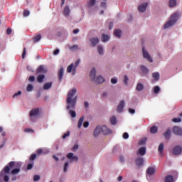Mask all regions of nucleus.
<instances>
[{
	"mask_svg": "<svg viewBox=\"0 0 182 182\" xmlns=\"http://www.w3.org/2000/svg\"><path fill=\"white\" fill-rule=\"evenodd\" d=\"M100 132H102V127L100 126L96 127L93 132L94 137H97L100 134Z\"/></svg>",
	"mask_w": 182,
	"mask_h": 182,
	"instance_id": "nucleus-17",
	"label": "nucleus"
},
{
	"mask_svg": "<svg viewBox=\"0 0 182 182\" xmlns=\"http://www.w3.org/2000/svg\"><path fill=\"white\" fill-rule=\"evenodd\" d=\"M33 167V164H28L27 166V170H32V168Z\"/></svg>",
	"mask_w": 182,
	"mask_h": 182,
	"instance_id": "nucleus-58",
	"label": "nucleus"
},
{
	"mask_svg": "<svg viewBox=\"0 0 182 182\" xmlns=\"http://www.w3.org/2000/svg\"><path fill=\"white\" fill-rule=\"evenodd\" d=\"M140 69H141V75L143 76H146V75H147L149 73V68H146V66L141 65Z\"/></svg>",
	"mask_w": 182,
	"mask_h": 182,
	"instance_id": "nucleus-18",
	"label": "nucleus"
},
{
	"mask_svg": "<svg viewBox=\"0 0 182 182\" xmlns=\"http://www.w3.org/2000/svg\"><path fill=\"white\" fill-rule=\"evenodd\" d=\"M129 82V77H127V75H124V85H127Z\"/></svg>",
	"mask_w": 182,
	"mask_h": 182,
	"instance_id": "nucleus-47",
	"label": "nucleus"
},
{
	"mask_svg": "<svg viewBox=\"0 0 182 182\" xmlns=\"http://www.w3.org/2000/svg\"><path fill=\"white\" fill-rule=\"evenodd\" d=\"M90 77L91 80H96V69L92 68V70L90 73Z\"/></svg>",
	"mask_w": 182,
	"mask_h": 182,
	"instance_id": "nucleus-19",
	"label": "nucleus"
},
{
	"mask_svg": "<svg viewBox=\"0 0 182 182\" xmlns=\"http://www.w3.org/2000/svg\"><path fill=\"white\" fill-rule=\"evenodd\" d=\"M109 39V36L106 34H102V42H107V40Z\"/></svg>",
	"mask_w": 182,
	"mask_h": 182,
	"instance_id": "nucleus-36",
	"label": "nucleus"
},
{
	"mask_svg": "<svg viewBox=\"0 0 182 182\" xmlns=\"http://www.w3.org/2000/svg\"><path fill=\"white\" fill-rule=\"evenodd\" d=\"M4 181H9V176H8L7 175L4 176Z\"/></svg>",
	"mask_w": 182,
	"mask_h": 182,
	"instance_id": "nucleus-64",
	"label": "nucleus"
},
{
	"mask_svg": "<svg viewBox=\"0 0 182 182\" xmlns=\"http://www.w3.org/2000/svg\"><path fill=\"white\" fill-rule=\"evenodd\" d=\"M15 166V161H11L9 163V166L12 168Z\"/></svg>",
	"mask_w": 182,
	"mask_h": 182,
	"instance_id": "nucleus-57",
	"label": "nucleus"
},
{
	"mask_svg": "<svg viewBox=\"0 0 182 182\" xmlns=\"http://www.w3.org/2000/svg\"><path fill=\"white\" fill-rule=\"evenodd\" d=\"M110 122H111V124H116V123H117V119L116 118V117H112L110 119Z\"/></svg>",
	"mask_w": 182,
	"mask_h": 182,
	"instance_id": "nucleus-38",
	"label": "nucleus"
},
{
	"mask_svg": "<svg viewBox=\"0 0 182 182\" xmlns=\"http://www.w3.org/2000/svg\"><path fill=\"white\" fill-rule=\"evenodd\" d=\"M63 14L65 16H69V15H70V9L69 8V6H65Z\"/></svg>",
	"mask_w": 182,
	"mask_h": 182,
	"instance_id": "nucleus-23",
	"label": "nucleus"
},
{
	"mask_svg": "<svg viewBox=\"0 0 182 182\" xmlns=\"http://www.w3.org/2000/svg\"><path fill=\"white\" fill-rule=\"evenodd\" d=\"M41 39H42V36L41 34H38L33 38V41L34 43H36V42H39Z\"/></svg>",
	"mask_w": 182,
	"mask_h": 182,
	"instance_id": "nucleus-30",
	"label": "nucleus"
},
{
	"mask_svg": "<svg viewBox=\"0 0 182 182\" xmlns=\"http://www.w3.org/2000/svg\"><path fill=\"white\" fill-rule=\"evenodd\" d=\"M182 147L180 146H176L173 149V153L175 156H180L181 154Z\"/></svg>",
	"mask_w": 182,
	"mask_h": 182,
	"instance_id": "nucleus-7",
	"label": "nucleus"
},
{
	"mask_svg": "<svg viewBox=\"0 0 182 182\" xmlns=\"http://www.w3.org/2000/svg\"><path fill=\"white\" fill-rule=\"evenodd\" d=\"M103 82H105V78H103V77L100 75L97 77L95 80V82L97 83L98 85H100V83H103Z\"/></svg>",
	"mask_w": 182,
	"mask_h": 182,
	"instance_id": "nucleus-28",
	"label": "nucleus"
},
{
	"mask_svg": "<svg viewBox=\"0 0 182 182\" xmlns=\"http://www.w3.org/2000/svg\"><path fill=\"white\" fill-rule=\"evenodd\" d=\"M28 15H31V12L28 10H25L23 11V16H28Z\"/></svg>",
	"mask_w": 182,
	"mask_h": 182,
	"instance_id": "nucleus-53",
	"label": "nucleus"
},
{
	"mask_svg": "<svg viewBox=\"0 0 182 182\" xmlns=\"http://www.w3.org/2000/svg\"><path fill=\"white\" fill-rule=\"evenodd\" d=\"M100 6L101 8H104V9H106V8H107V4H106V2L102 1L101 2Z\"/></svg>",
	"mask_w": 182,
	"mask_h": 182,
	"instance_id": "nucleus-45",
	"label": "nucleus"
},
{
	"mask_svg": "<svg viewBox=\"0 0 182 182\" xmlns=\"http://www.w3.org/2000/svg\"><path fill=\"white\" fill-rule=\"evenodd\" d=\"M177 21H178V13L176 12L171 16L170 20L164 24V29H167V28L176 25Z\"/></svg>",
	"mask_w": 182,
	"mask_h": 182,
	"instance_id": "nucleus-2",
	"label": "nucleus"
},
{
	"mask_svg": "<svg viewBox=\"0 0 182 182\" xmlns=\"http://www.w3.org/2000/svg\"><path fill=\"white\" fill-rule=\"evenodd\" d=\"M95 4H96V0H90L87 2L88 6H93V5H95Z\"/></svg>",
	"mask_w": 182,
	"mask_h": 182,
	"instance_id": "nucleus-40",
	"label": "nucleus"
},
{
	"mask_svg": "<svg viewBox=\"0 0 182 182\" xmlns=\"http://www.w3.org/2000/svg\"><path fill=\"white\" fill-rule=\"evenodd\" d=\"M79 63H80V59H77L74 64L71 63L70 65H68L67 68L68 73H72L73 75H76V68L79 66Z\"/></svg>",
	"mask_w": 182,
	"mask_h": 182,
	"instance_id": "nucleus-3",
	"label": "nucleus"
},
{
	"mask_svg": "<svg viewBox=\"0 0 182 182\" xmlns=\"http://www.w3.org/2000/svg\"><path fill=\"white\" fill-rule=\"evenodd\" d=\"M142 55L143 57L147 60L148 62H150V63H153V58H151V56H150V54H149V51H147L144 47H142Z\"/></svg>",
	"mask_w": 182,
	"mask_h": 182,
	"instance_id": "nucleus-5",
	"label": "nucleus"
},
{
	"mask_svg": "<svg viewBox=\"0 0 182 182\" xmlns=\"http://www.w3.org/2000/svg\"><path fill=\"white\" fill-rule=\"evenodd\" d=\"M79 149V146L77 144L74 145V146L72 148L73 151H76Z\"/></svg>",
	"mask_w": 182,
	"mask_h": 182,
	"instance_id": "nucleus-56",
	"label": "nucleus"
},
{
	"mask_svg": "<svg viewBox=\"0 0 182 182\" xmlns=\"http://www.w3.org/2000/svg\"><path fill=\"white\" fill-rule=\"evenodd\" d=\"M99 42H100L99 38H92L90 39V43H91L92 48H95V46H96Z\"/></svg>",
	"mask_w": 182,
	"mask_h": 182,
	"instance_id": "nucleus-11",
	"label": "nucleus"
},
{
	"mask_svg": "<svg viewBox=\"0 0 182 182\" xmlns=\"http://www.w3.org/2000/svg\"><path fill=\"white\" fill-rule=\"evenodd\" d=\"M173 133L177 136H182V129L178 127H174L173 128Z\"/></svg>",
	"mask_w": 182,
	"mask_h": 182,
	"instance_id": "nucleus-12",
	"label": "nucleus"
},
{
	"mask_svg": "<svg viewBox=\"0 0 182 182\" xmlns=\"http://www.w3.org/2000/svg\"><path fill=\"white\" fill-rule=\"evenodd\" d=\"M44 79H45V75L43 74L38 75L37 77V82H38V83H42Z\"/></svg>",
	"mask_w": 182,
	"mask_h": 182,
	"instance_id": "nucleus-27",
	"label": "nucleus"
},
{
	"mask_svg": "<svg viewBox=\"0 0 182 182\" xmlns=\"http://www.w3.org/2000/svg\"><path fill=\"white\" fill-rule=\"evenodd\" d=\"M172 122H173V123H180L181 122V118L180 117H175L172 119Z\"/></svg>",
	"mask_w": 182,
	"mask_h": 182,
	"instance_id": "nucleus-41",
	"label": "nucleus"
},
{
	"mask_svg": "<svg viewBox=\"0 0 182 182\" xmlns=\"http://www.w3.org/2000/svg\"><path fill=\"white\" fill-rule=\"evenodd\" d=\"M164 181L165 182H174V178L173 177V176L168 175V176H166Z\"/></svg>",
	"mask_w": 182,
	"mask_h": 182,
	"instance_id": "nucleus-25",
	"label": "nucleus"
},
{
	"mask_svg": "<svg viewBox=\"0 0 182 182\" xmlns=\"http://www.w3.org/2000/svg\"><path fill=\"white\" fill-rule=\"evenodd\" d=\"M124 107V100H122L117 107V112H123Z\"/></svg>",
	"mask_w": 182,
	"mask_h": 182,
	"instance_id": "nucleus-22",
	"label": "nucleus"
},
{
	"mask_svg": "<svg viewBox=\"0 0 182 182\" xmlns=\"http://www.w3.org/2000/svg\"><path fill=\"white\" fill-rule=\"evenodd\" d=\"M129 112L131 113V114H134V113H136V110L132 108H129Z\"/></svg>",
	"mask_w": 182,
	"mask_h": 182,
	"instance_id": "nucleus-60",
	"label": "nucleus"
},
{
	"mask_svg": "<svg viewBox=\"0 0 182 182\" xmlns=\"http://www.w3.org/2000/svg\"><path fill=\"white\" fill-rule=\"evenodd\" d=\"M143 89H144V85H143V84H141V83H138L136 85V90L138 92H141V90H143Z\"/></svg>",
	"mask_w": 182,
	"mask_h": 182,
	"instance_id": "nucleus-32",
	"label": "nucleus"
},
{
	"mask_svg": "<svg viewBox=\"0 0 182 182\" xmlns=\"http://www.w3.org/2000/svg\"><path fill=\"white\" fill-rule=\"evenodd\" d=\"M16 167H17V168L13 169L11 171V174H18V173H19V171H21V165L19 163H17L16 164Z\"/></svg>",
	"mask_w": 182,
	"mask_h": 182,
	"instance_id": "nucleus-20",
	"label": "nucleus"
},
{
	"mask_svg": "<svg viewBox=\"0 0 182 182\" xmlns=\"http://www.w3.org/2000/svg\"><path fill=\"white\" fill-rule=\"evenodd\" d=\"M146 141H147V139L146 138H144L140 141L139 144L143 146L144 144H146Z\"/></svg>",
	"mask_w": 182,
	"mask_h": 182,
	"instance_id": "nucleus-52",
	"label": "nucleus"
},
{
	"mask_svg": "<svg viewBox=\"0 0 182 182\" xmlns=\"http://www.w3.org/2000/svg\"><path fill=\"white\" fill-rule=\"evenodd\" d=\"M51 87H52V82H50L44 84L43 89L44 90H49V89H50Z\"/></svg>",
	"mask_w": 182,
	"mask_h": 182,
	"instance_id": "nucleus-24",
	"label": "nucleus"
},
{
	"mask_svg": "<svg viewBox=\"0 0 182 182\" xmlns=\"http://www.w3.org/2000/svg\"><path fill=\"white\" fill-rule=\"evenodd\" d=\"M177 5V1L176 0H170L169 6L170 8H174Z\"/></svg>",
	"mask_w": 182,
	"mask_h": 182,
	"instance_id": "nucleus-33",
	"label": "nucleus"
},
{
	"mask_svg": "<svg viewBox=\"0 0 182 182\" xmlns=\"http://www.w3.org/2000/svg\"><path fill=\"white\" fill-rule=\"evenodd\" d=\"M111 83H112V85H116V83H117V80L115 78H112Z\"/></svg>",
	"mask_w": 182,
	"mask_h": 182,
	"instance_id": "nucleus-59",
	"label": "nucleus"
},
{
	"mask_svg": "<svg viewBox=\"0 0 182 182\" xmlns=\"http://www.w3.org/2000/svg\"><path fill=\"white\" fill-rule=\"evenodd\" d=\"M22 95V92L21 91H18V92L15 93L13 95V97L15 99V97H16V96H21Z\"/></svg>",
	"mask_w": 182,
	"mask_h": 182,
	"instance_id": "nucleus-50",
	"label": "nucleus"
},
{
	"mask_svg": "<svg viewBox=\"0 0 182 182\" xmlns=\"http://www.w3.org/2000/svg\"><path fill=\"white\" fill-rule=\"evenodd\" d=\"M156 173V168L154 167H149L146 169V178L149 179V176H153V174H154Z\"/></svg>",
	"mask_w": 182,
	"mask_h": 182,
	"instance_id": "nucleus-8",
	"label": "nucleus"
},
{
	"mask_svg": "<svg viewBox=\"0 0 182 182\" xmlns=\"http://www.w3.org/2000/svg\"><path fill=\"white\" fill-rule=\"evenodd\" d=\"M158 151L160 153V154H163V151H164V144L161 143L159 146Z\"/></svg>",
	"mask_w": 182,
	"mask_h": 182,
	"instance_id": "nucleus-31",
	"label": "nucleus"
},
{
	"mask_svg": "<svg viewBox=\"0 0 182 182\" xmlns=\"http://www.w3.org/2000/svg\"><path fill=\"white\" fill-rule=\"evenodd\" d=\"M136 154H137V156H139V154L140 156H144V154H146V147L142 146V147L139 148V151L136 152Z\"/></svg>",
	"mask_w": 182,
	"mask_h": 182,
	"instance_id": "nucleus-21",
	"label": "nucleus"
},
{
	"mask_svg": "<svg viewBox=\"0 0 182 182\" xmlns=\"http://www.w3.org/2000/svg\"><path fill=\"white\" fill-rule=\"evenodd\" d=\"M68 167H69V162H65L64 164V168H63L64 173H66V171H68Z\"/></svg>",
	"mask_w": 182,
	"mask_h": 182,
	"instance_id": "nucleus-42",
	"label": "nucleus"
},
{
	"mask_svg": "<svg viewBox=\"0 0 182 182\" xmlns=\"http://www.w3.org/2000/svg\"><path fill=\"white\" fill-rule=\"evenodd\" d=\"M144 163V159L143 157H138L135 160V164L137 167H141Z\"/></svg>",
	"mask_w": 182,
	"mask_h": 182,
	"instance_id": "nucleus-9",
	"label": "nucleus"
},
{
	"mask_svg": "<svg viewBox=\"0 0 182 182\" xmlns=\"http://www.w3.org/2000/svg\"><path fill=\"white\" fill-rule=\"evenodd\" d=\"M159 131V128H157V127L154 126L150 129V132L152 134H156V132Z\"/></svg>",
	"mask_w": 182,
	"mask_h": 182,
	"instance_id": "nucleus-34",
	"label": "nucleus"
},
{
	"mask_svg": "<svg viewBox=\"0 0 182 182\" xmlns=\"http://www.w3.org/2000/svg\"><path fill=\"white\" fill-rule=\"evenodd\" d=\"M39 180H41V176L35 175L33 176V181H39Z\"/></svg>",
	"mask_w": 182,
	"mask_h": 182,
	"instance_id": "nucleus-44",
	"label": "nucleus"
},
{
	"mask_svg": "<svg viewBox=\"0 0 182 182\" xmlns=\"http://www.w3.org/2000/svg\"><path fill=\"white\" fill-rule=\"evenodd\" d=\"M83 127H85V128L89 127V122H85L83 123Z\"/></svg>",
	"mask_w": 182,
	"mask_h": 182,
	"instance_id": "nucleus-63",
	"label": "nucleus"
},
{
	"mask_svg": "<svg viewBox=\"0 0 182 182\" xmlns=\"http://www.w3.org/2000/svg\"><path fill=\"white\" fill-rule=\"evenodd\" d=\"M123 139H129V134L127 132L123 134Z\"/></svg>",
	"mask_w": 182,
	"mask_h": 182,
	"instance_id": "nucleus-62",
	"label": "nucleus"
},
{
	"mask_svg": "<svg viewBox=\"0 0 182 182\" xmlns=\"http://www.w3.org/2000/svg\"><path fill=\"white\" fill-rule=\"evenodd\" d=\"M67 158L69 159V160H71V161H77L79 158L77 156H74L73 153H68L67 154Z\"/></svg>",
	"mask_w": 182,
	"mask_h": 182,
	"instance_id": "nucleus-15",
	"label": "nucleus"
},
{
	"mask_svg": "<svg viewBox=\"0 0 182 182\" xmlns=\"http://www.w3.org/2000/svg\"><path fill=\"white\" fill-rule=\"evenodd\" d=\"M152 77L155 80H159L160 79V74L159 73H154Z\"/></svg>",
	"mask_w": 182,
	"mask_h": 182,
	"instance_id": "nucleus-35",
	"label": "nucleus"
},
{
	"mask_svg": "<svg viewBox=\"0 0 182 182\" xmlns=\"http://www.w3.org/2000/svg\"><path fill=\"white\" fill-rule=\"evenodd\" d=\"M83 120H85V116H82L77 123V127L78 129H80L82 127V124H83Z\"/></svg>",
	"mask_w": 182,
	"mask_h": 182,
	"instance_id": "nucleus-29",
	"label": "nucleus"
},
{
	"mask_svg": "<svg viewBox=\"0 0 182 182\" xmlns=\"http://www.w3.org/2000/svg\"><path fill=\"white\" fill-rule=\"evenodd\" d=\"M26 56V48H24L22 53V59H25Z\"/></svg>",
	"mask_w": 182,
	"mask_h": 182,
	"instance_id": "nucleus-49",
	"label": "nucleus"
},
{
	"mask_svg": "<svg viewBox=\"0 0 182 182\" xmlns=\"http://www.w3.org/2000/svg\"><path fill=\"white\" fill-rule=\"evenodd\" d=\"M9 170H10L9 166H5L4 168V173H6V174H8L9 173Z\"/></svg>",
	"mask_w": 182,
	"mask_h": 182,
	"instance_id": "nucleus-48",
	"label": "nucleus"
},
{
	"mask_svg": "<svg viewBox=\"0 0 182 182\" xmlns=\"http://www.w3.org/2000/svg\"><path fill=\"white\" fill-rule=\"evenodd\" d=\"M39 108H35L30 111L29 116L31 117V122H36L37 117H35V116H38L39 114Z\"/></svg>",
	"mask_w": 182,
	"mask_h": 182,
	"instance_id": "nucleus-4",
	"label": "nucleus"
},
{
	"mask_svg": "<svg viewBox=\"0 0 182 182\" xmlns=\"http://www.w3.org/2000/svg\"><path fill=\"white\" fill-rule=\"evenodd\" d=\"M24 132H26V133H29V132H32V133H33V129H30V128H26L25 129H24Z\"/></svg>",
	"mask_w": 182,
	"mask_h": 182,
	"instance_id": "nucleus-55",
	"label": "nucleus"
},
{
	"mask_svg": "<svg viewBox=\"0 0 182 182\" xmlns=\"http://www.w3.org/2000/svg\"><path fill=\"white\" fill-rule=\"evenodd\" d=\"M6 33L7 35H11L12 33V29L11 28H7Z\"/></svg>",
	"mask_w": 182,
	"mask_h": 182,
	"instance_id": "nucleus-61",
	"label": "nucleus"
},
{
	"mask_svg": "<svg viewBox=\"0 0 182 182\" xmlns=\"http://www.w3.org/2000/svg\"><path fill=\"white\" fill-rule=\"evenodd\" d=\"M164 136L166 140H170L171 137V129H166V131L164 134Z\"/></svg>",
	"mask_w": 182,
	"mask_h": 182,
	"instance_id": "nucleus-16",
	"label": "nucleus"
},
{
	"mask_svg": "<svg viewBox=\"0 0 182 182\" xmlns=\"http://www.w3.org/2000/svg\"><path fill=\"white\" fill-rule=\"evenodd\" d=\"M160 92V87L159 86H155L154 87V93H159Z\"/></svg>",
	"mask_w": 182,
	"mask_h": 182,
	"instance_id": "nucleus-43",
	"label": "nucleus"
},
{
	"mask_svg": "<svg viewBox=\"0 0 182 182\" xmlns=\"http://www.w3.org/2000/svg\"><path fill=\"white\" fill-rule=\"evenodd\" d=\"M28 82H35V76L33 75H31L29 77H28Z\"/></svg>",
	"mask_w": 182,
	"mask_h": 182,
	"instance_id": "nucleus-51",
	"label": "nucleus"
},
{
	"mask_svg": "<svg viewBox=\"0 0 182 182\" xmlns=\"http://www.w3.org/2000/svg\"><path fill=\"white\" fill-rule=\"evenodd\" d=\"M114 36H116L117 38H120V36H122V30L120 29H116L114 31Z\"/></svg>",
	"mask_w": 182,
	"mask_h": 182,
	"instance_id": "nucleus-26",
	"label": "nucleus"
},
{
	"mask_svg": "<svg viewBox=\"0 0 182 182\" xmlns=\"http://www.w3.org/2000/svg\"><path fill=\"white\" fill-rule=\"evenodd\" d=\"M48 72V70L45 68V65H40L36 71V75L45 74Z\"/></svg>",
	"mask_w": 182,
	"mask_h": 182,
	"instance_id": "nucleus-6",
	"label": "nucleus"
},
{
	"mask_svg": "<svg viewBox=\"0 0 182 182\" xmlns=\"http://www.w3.org/2000/svg\"><path fill=\"white\" fill-rule=\"evenodd\" d=\"M97 52L99 55H103V47L102 46H97Z\"/></svg>",
	"mask_w": 182,
	"mask_h": 182,
	"instance_id": "nucleus-37",
	"label": "nucleus"
},
{
	"mask_svg": "<svg viewBox=\"0 0 182 182\" xmlns=\"http://www.w3.org/2000/svg\"><path fill=\"white\" fill-rule=\"evenodd\" d=\"M26 90L27 92H32V90H33V85H32V84H28Z\"/></svg>",
	"mask_w": 182,
	"mask_h": 182,
	"instance_id": "nucleus-39",
	"label": "nucleus"
},
{
	"mask_svg": "<svg viewBox=\"0 0 182 182\" xmlns=\"http://www.w3.org/2000/svg\"><path fill=\"white\" fill-rule=\"evenodd\" d=\"M65 73V69H63V67H61L58 70V80L59 82L62 81V79L63 78V75Z\"/></svg>",
	"mask_w": 182,
	"mask_h": 182,
	"instance_id": "nucleus-10",
	"label": "nucleus"
},
{
	"mask_svg": "<svg viewBox=\"0 0 182 182\" xmlns=\"http://www.w3.org/2000/svg\"><path fill=\"white\" fill-rule=\"evenodd\" d=\"M147 6H149V3H144L139 6L138 10L139 12H146V9H147Z\"/></svg>",
	"mask_w": 182,
	"mask_h": 182,
	"instance_id": "nucleus-13",
	"label": "nucleus"
},
{
	"mask_svg": "<svg viewBox=\"0 0 182 182\" xmlns=\"http://www.w3.org/2000/svg\"><path fill=\"white\" fill-rule=\"evenodd\" d=\"M35 159H36V154H33L30 156V160L31 161H33V160H35Z\"/></svg>",
	"mask_w": 182,
	"mask_h": 182,
	"instance_id": "nucleus-54",
	"label": "nucleus"
},
{
	"mask_svg": "<svg viewBox=\"0 0 182 182\" xmlns=\"http://www.w3.org/2000/svg\"><path fill=\"white\" fill-rule=\"evenodd\" d=\"M101 132H102L103 134H112V129L107 128L106 126H102L101 127Z\"/></svg>",
	"mask_w": 182,
	"mask_h": 182,
	"instance_id": "nucleus-14",
	"label": "nucleus"
},
{
	"mask_svg": "<svg viewBox=\"0 0 182 182\" xmlns=\"http://www.w3.org/2000/svg\"><path fill=\"white\" fill-rule=\"evenodd\" d=\"M70 135V132L68 131L66 133H65L63 135V139H66V137H69Z\"/></svg>",
	"mask_w": 182,
	"mask_h": 182,
	"instance_id": "nucleus-46",
	"label": "nucleus"
},
{
	"mask_svg": "<svg viewBox=\"0 0 182 182\" xmlns=\"http://www.w3.org/2000/svg\"><path fill=\"white\" fill-rule=\"evenodd\" d=\"M77 90L76 88H73L68 93L66 97L67 110H69V114L71 117H76V112L73 111L76 109V103L77 102V96H75Z\"/></svg>",
	"mask_w": 182,
	"mask_h": 182,
	"instance_id": "nucleus-1",
	"label": "nucleus"
}]
</instances>
